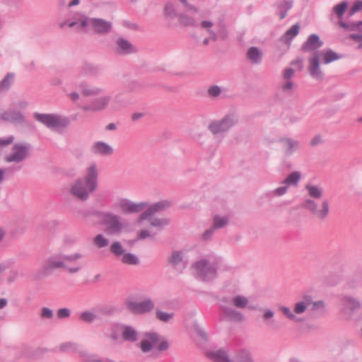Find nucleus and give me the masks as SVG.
<instances>
[{"mask_svg":"<svg viewBox=\"0 0 362 362\" xmlns=\"http://www.w3.org/2000/svg\"><path fill=\"white\" fill-rule=\"evenodd\" d=\"M98 185V172L95 163L91 164L83 177L74 180L69 189L70 194L80 201L86 202Z\"/></svg>","mask_w":362,"mask_h":362,"instance_id":"obj_1","label":"nucleus"},{"mask_svg":"<svg viewBox=\"0 0 362 362\" xmlns=\"http://www.w3.org/2000/svg\"><path fill=\"white\" fill-rule=\"evenodd\" d=\"M221 259L202 258L192 265L196 278L204 282L214 281L217 277V270Z\"/></svg>","mask_w":362,"mask_h":362,"instance_id":"obj_2","label":"nucleus"},{"mask_svg":"<svg viewBox=\"0 0 362 362\" xmlns=\"http://www.w3.org/2000/svg\"><path fill=\"white\" fill-rule=\"evenodd\" d=\"M96 215L101 218L103 231L107 235H119L127 227L125 220L112 212L100 211L96 212Z\"/></svg>","mask_w":362,"mask_h":362,"instance_id":"obj_3","label":"nucleus"},{"mask_svg":"<svg viewBox=\"0 0 362 362\" xmlns=\"http://www.w3.org/2000/svg\"><path fill=\"white\" fill-rule=\"evenodd\" d=\"M170 347L167 340H160V336L154 332H146L144 334V339L141 341L139 348L144 353H149L154 348L159 352L167 351Z\"/></svg>","mask_w":362,"mask_h":362,"instance_id":"obj_4","label":"nucleus"},{"mask_svg":"<svg viewBox=\"0 0 362 362\" xmlns=\"http://www.w3.org/2000/svg\"><path fill=\"white\" fill-rule=\"evenodd\" d=\"M81 266L67 267L62 262V253H55L47 257L42 262L40 272L43 276L50 275L54 270L66 269L70 273L74 274L81 269Z\"/></svg>","mask_w":362,"mask_h":362,"instance_id":"obj_5","label":"nucleus"},{"mask_svg":"<svg viewBox=\"0 0 362 362\" xmlns=\"http://www.w3.org/2000/svg\"><path fill=\"white\" fill-rule=\"evenodd\" d=\"M238 122V116L234 112L224 115L221 119L213 120L208 127L213 135H221L228 132Z\"/></svg>","mask_w":362,"mask_h":362,"instance_id":"obj_6","label":"nucleus"},{"mask_svg":"<svg viewBox=\"0 0 362 362\" xmlns=\"http://www.w3.org/2000/svg\"><path fill=\"white\" fill-rule=\"evenodd\" d=\"M33 117L37 122L50 129H64L70 123L68 117L58 114L35 112Z\"/></svg>","mask_w":362,"mask_h":362,"instance_id":"obj_7","label":"nucleus"},{"mask_svg":"<svg viewBox=\"0 0 362 362\" xmlns=\"http://www.w3.org/2000/svg\"><path fill=\"white\" fill-rule=\"evenodd\" d=\"M301 174L298 171H294L289 174L282 182L283 186L279 187L274 189L267 191L264 196L267 199H272L276 197L284 195L288 191V185L296 186L300 180Z\"/></svg>","mask_w":362,"mask_h":362,"instance_id":"obj_8","label":"nucleus"},{"mask_svg":"<svg viewBox=\"0 0 362 362\" xmlns=\"http://www.w3.org/2000/svg\"><path fill=\"white\" fill-rule=\"evenodd\" d=\"M30 151V144L16 143L12 146L11 153L5 156L4 160L6 163H22L28 157Z\"/></svg>","mask_w":362,"mask_h":362,"instance_id":"obj_9","label":"nucleus"},{"mask_svg":"<svg viewBox=\"0 0 362 362\" xmlns=\"http://www.w3.org/2000/svg\"><path fill=\"white\" fill-rule=\"evenodd\" d=\"M147 206L146 202L136 203L126 198H119L113 203L112 208L119 209L123 214H134L144 211Z\"/></svg>","mask_w":362,"mask_h":362,"instance_id":"obj_10","label":"nucleus"},{"mask_svg":"<svg viewBox=\"0 0 362 362\" xmlns=\"http://www.w3.org/2000/svg\"><path fill=\"white\" fill-rule=\"evenodd\" d=\"M302 207L308 210L317 218L324 220L327 218L329 212V206L328 200L325 199L322 202L321 209H317V202L313 199H306L302 204Z\"/></svg>","mask_w":362,"mask_h":362,"instance_id":"obj_11","label":"nucleus"},{"mask_svg":"<svg viewBox=\"0 0 362 362\" xmlns=\"http://www.w3.org/2000/svg\"><path fill=\"white\" fill-rule=\"evenodd\" d=\"M126 306L132 313L141 315L151 312L155 307V303L148 298L141 302L127 300L126 301Z\"/></svg>","mask_w":362,"mask_h":362,"instance_id":"obj_12","label":"nucleus"},{"mask_svg":"<svg viewBox=\"0 0 362 362\" xmlns=\"http://www.w3.org/2000/svg\"><path fill=\"white\" fill-rule=\"evenodd\" d=\"M171 203L168 200H161L153 204L148 205L144 209L145 210L141 214L137 219V223H141L144 220L148 219L155 214L168 209Z\"/></svg>","mask_w":362,"mask_h":362,"instance_id":"obj_13","label":"nucleus"},{"mask_svg":"<svg viewBox=\"0 0 362 362\" xmlns=\"http://www.w3.org/2000/svg\"><path fill=\"white\" fill-rule=\"evenodd\" d=\"M343 305L342 313L349 319H352L354 314L361 308V303L355 298L350 296H344L340 298Z\"/></svg>","mask_w":362,"mask_h":362,"instance_id":"obj_14","label":"nucleus"},{"mask_svg":"<svg viewBox=\"0 0 362 362\" xmlns=\"http://www.w3.org/2000/svg\"><path fill=\"white\" fill-rule=\"evenodd\" d=\"M112 100L110 95H103L93 100L90 104L84 105L85 111L99 112L106 109Z\"/></svg>","mask_w":362,"mask_h":362,"instance_id":"obj_15","label":"nucleus"},{"mask_svg":"<svg viewBox=\"0 0 362 362\" xmlns=\"http://www.w3.org/2000/svg\"><path fill=\"white\" fill-rule=\"evenodd\" d=\"M78 88L85 97L98 96L105 93V88L103 86L90 84L86 81L79 83Z\"/></svg>","mask_w":362,"mask_h":362,"instance_id":"obj_16","label":"nucleus"},{"mask_svg":"<svg viewBox=\"0 0 362 362\" xmlns=\"http://www.w3.org/2000/svg\"><path fill=\"white\" fill-rule=\"evenodd\" d=\"M221 302V308L225 317L228 320L236 322H240L244 320V315L240 312L235 310L231 306L226 305V303L229 302L227 299H223Z\"/></svg>","mask_w":362,"mask_h":362,"instance_id":"obj_17","label":"nucleus"},{"mask_svg":"<svg viewBox=\"0 0 362 362\" xmlns=\"http://www.w3.org/2000/svg\"><path fill=\"white\" fill-rule=\"evenodd\" d=\"M91 29L100 35L109 33L112 28V23L103 18H93L90 20Z\"/></svg>","mask_w":362,"mask_h":362,"instance_id":"obj_18","label":"nucleus"},{"mask_svg":"<svg viewBox=\"0 0 362 362\" xmlns=\"http://www.w3.org/2000/svg\"><path fill=\"white\" fill-rule=\"evenodd\" d=\"M169 264L177 271L182 272L187 267V259L182 251H173L168 259Z\"/></svg>","mask_w":362,"mask_h":362,"instance_id":"obj_19","label":"nucleus"},{"mask_svg":"<svg viewBox=\"0 0 362 362\" xmlns=\"http://www.w3.org/2000/svg\"><path fill=\"white\" fill-rule=\"evenodd\" d=\"M323 45V42L317 34H311L306 41L303 44L301 49L305 52L315 51Z\"/></svg>","mask_w":362,"mask_h":362,"instance_id":"obj_20","label":"nucleus"},{"mask_svg":"<svg viewBox=\"0 0 362 362\" xmlns=\"http://www.w3.org/2000/svg\"><path fill=\"white\" fill-rule=\"evenodd\" d=\"M2 120L13 124H22L25 122V117L19 111L9 110L3 112L1 115Z\"/></svg>","mask_w":362,"mask_h":362,"instance_id":"obj_21","label":"nucleus"},{"mask_svg":"<svg viewBox=\"0 0 362 362\" xmlns=\"http://www.w3.org/2000/svg\"><path fill=\"white\" fill-rule=\"evenodd\" d=\"M100 71L99 65L84 62L78 68V74L83 76H95L98 75Z\"/></svg>","mask_w":362,"mask_h":362,"instance_id":"obj_22","label":"nucleus"},{"mask_svg":"<svg viewBox=\"0 0 362 362\" xmlns=\"http://www.w3.org/2000/svg\"><path fill=\"white\" fill-rule=\"evenodd\" d=\"M283 151L286 156H291L299 148L300 143L298 140L291 138H282L280 139Z\"/></svg>","mask_w":362,"mask_h":362,"instance_id":"obj_23","label":"nucleus"},{"mask_svg":"<svg viewBox=\"0 0 362 362\" xmlns=\"http://www.w3.org/2000/svg\"><path fill=\"white\" fill-rule=\"evenodd\" d=\"M122 337L124 341L134 343L139 339L138 331L131 325H122Z\"/></svg>","mask_w":362,"mask_h":362,"instance_id":"obj_24","label":"nucleus"},{"mask_svg":"<svg viewBox=\"0 0 362 362\" xmlns=\"http://www.w3.org/2000/svg\"><path fill=\"white\" fill-rule=\"evenodd\" d=\"M90 151L97 155L110 156L113 153V148L104 141H97L93 144Z\"/></svg>","mask_w":362,"mask_h":362,"instance_id":"obj_25","label":"nucleus"},{"mask_svg":"<svg viewBox=\"0 0 362 362\" xmlns=\"http://www.w3.org/2000/svg\"><path fill=\"white\" fill-rule=\"evenodd\" d=\"M115 52L119 54H129L135 52L134 47L129 41L119 37L116 42Z\"/></svg>","mask_w":362,"mask_h":362,"instance_id":"obj_26","label":"nucleus"},{"mask_svg":"<svg viewBox=\"0 0 362 362\" xmlns=\"http://www.w3.org/2000/svg\"><path fill=\"white\" fill-rule=\"evenodd\" d=\"M312 303V297L309 295H305L303 296L302 300L295 303L293 305V311L295 315L299 316L304 313L308 308L310 306Z\"/></svg>","mask_w":362,"mask_h":362,"instance_id":"obj_27","label":"nucleus"},{"mask_svg":"<svg viewBox=\"0 0 362 362\" xmlns=\"http://www.w3.org/2000/svg\"><path fill=\"white\" fill-rule=\"evenodd\" d=\"M310 74L315 79L320 80L322 78L323 74L320 69L319 58L315 56L310 60Z\"/></svg>","mask_w":362,"mask_h":362,"instance_id":"obj_28","label":"nucleus"},{"mask_svg":"<svg viewBox=\"0 0 362 362\" xmlns=\"http://www.w3.org/2000/svg\"><path fill=\"white\" fill-rule=\"evenodd\" d=\"M247 57L252 64H259L262 59V52L257 47H251L247 52Z\"/></svg>","mask_w":362,"mask_h":362,"instance_id":"obj_29","label":"nucleus"},{"mask_svg":"<svg viewBox=\"0 0 362 362\" xmlns=\"http://www.w3.org/2000/svg\"><path fill=\"white\" fill-rule=\"evenodd\" d=\"M120 261L124 264L131 266H136L140 263L139 257L131 252H125L124 255L120 257Z\"/></svg>","mask_w":362,"mask_h":362,"instance_id":"obj_30","label":"nucleus"},{"mask_svg":"<svg viewBox=\"0 0 362 362\" xmlns=\"http://www.w3.org/2000/svg\"><path fill=\"white\" fill-rule=\"evenodd\" d=\"M208 356L215 362H232L229 360L227 353L223 350L209 352Z\"/></svg>","mask_w":362,"mask_h":362,"instance_id":"obj_31","label":"nucleus"},{"mask_svg":"<svg viewBox=\"0 0 362 362\" xmlns=\"http://www.w3.org/2000/svg\"><path fill=\"white\" fill-rule=\"evenodd\" d=\"M280 310L282 312L283 315L289 320L296 322L300 323L304 321V319L300 317V316H297L295 315L294 311L291 310L288 307L281 306L280 307Z\"/></svg>","mask_w":362,"mask_h":362,"instance_id":"obj_32","label":"nucleus"},{"mask_svg":"<svg viewBox=\"0 0 362 362\" xmlns=\"http://www.w3.org/2000/svg\"><path fill=\"white\" fill-rule=\"evenodd\" d=\"M229 223V219L226 216L216 214L214 216L212 227L216 230L226 227Z\"/></svg>","mask_w":362,"mask_h":362,"instance_id":"obj_33","label":"nucleus"},{"mask_svg":"<svg viewBox=\"0 0 362 362\" xmlns=\"http://www.w3.org/2000/svg\"><path fill=\"white\" fill-rule=\"evenodd\" d=\"M309 196L313 199H320L323 194V189L319 186L308 184L305 187Z\"/></svg>","mask_w":362,"mask_h":362,"instance_id":"obj_34","label":"nucleus"},{"mask_svg":"<svg viewBox=\"0 0 362 362\" xmlns=\"http://www.w3.org/2000/svg\"><path fill=\"white\" fill-rule=\"evenodd\" d=\"M311 311L315 313V315L320 317L326 313V305L323 300L313 301L311 303Z\"/></svg>","mask_w":362,"mask_h":362,"instance_id":"obj_35","label":"nucleus"},{"mask_svg":"<svg viewBox=\"0 0 362 362\" xmlns=\"http://www.w3.org/2000/svg\"><path fill=\"white\" fill-rule=\"evenodd\" d=\"M300 25L296 23L291 26L282 36L281 39L285 42H290L299 33Z\"/></svg>","mask_w":362,"mask_h":362,"instance_id":"obj_36","label":"nucleus"},{"mask_svg":"<svg viewBox=\"0 0 362 362\" xmlns=\"http://www.w3.org/2000/svg\"><path fill=\"white\" fill-rule=\"evenodd\" d=\"M14 76L13 73H8L0 81V93L7 91L11 88L14 81Z\"/></svg>","mask_w":362,"mask_h":362,"instance_id":"obj_37","label":"nucleus"},{"mask_svg":"<svg viewBox=\"0 0 362 362\" xmlns=\"http://www.w3.org/2000/svg\"><path fill=\"white\" fill-rule=\"evenodd\" d=\"M347 8L348 2L346 1H343L340 4H337L336 6H334L332 15H333L334 13L336 14L337 18L340 19V21H341L345 11H346Z\"/></svg>","mask_w":362,"mask_h":362,"instance_id":"obj_38","label":"nucleus"},{"mask_svg":"<svg viewBox=\"0 0 362 362\" xmlns=\"http://www.w3.org/2000/svg\"><path fill=\"white\" fill-rule=\"evenodd\" d=\"M230 303L238 308H245L248 303V299L245 296L238 295L234 296Z\"/></svg>","mask_w":362,"mask_h":362,"instance_id":"obj_39","label":"nucleus"},{"mask_svg":"<svg viewBox=\"0 0 362 362\" xmlns=\"http://www.w3.org/2000/svg\"><path fill=\"white\" fill-rule=\"evenodd\" d=\"M324 63L327 64L341 58V56L332 49L322 52Z\"/></svg>","mask_w":362,"mask_h":362,"instance_id":"obj_40","label":"nucleus"},{"mask_svg":"<svg viewBox=\"0 0 362 362\" xmlns=\"http://www.w3.org/2000/svg\"><path fill=\"white\" fill-rule=\"evenodd\" d=\"M79 318L83 322L92 323L97 320L98 317L93 310H86L80 314Z\"/></svg>","mask_w":362,"mask_h":362,"instance_id":"obj_41","label":"nucleus"},{"mask_svg":"<svg viewBox=\"0 0 362 362\" xmlns=\"http://www.w3.org/2000/svg\"><path fill=\"white\" fill-rule=\"evenodd\" d=\"M339 24L341 28L347 30H361L360 27L362 25V21L358 22H344L340 21Z\"/></svg>","mask_w":362,"mask_h":362,"instance_id":"obj_42","label":"nucleus"},{"mask_svg":"<svg viewBox=\"0 0 362 362\" xmlns=\"http://www.w3.org/2000/svg\"><path fill=\"white\" fill-rule=\"evenodd\" d=\"M110 250L117 257H121L125 253V250L122 244L118 241L112 243Z\"/></svg>","mask_w":362,"mask_h":362,"instance_id":"obj_43","label":"nucleus"},{"mask_svg":"<svg viewBox=\"0 0 362 362\" xmlns=\"http://www.w3.org/2000/svg\"><path fill=\"white\" fill-rule=\"evenodd\" d=\"M178 17L180 23L185 26L195 27L197 25V21L192 17L185 14H180Z\"/></svg>","mask_w":362,"mask_h":362,"instance_id":"obj_44","label":"nucleus"},{"mask_svg":"<svg viewBox=\"0 0 362 362\" xmlns=\"http://www.w3.org/2000/svg\"><path fill=\"white\" fill-rule=\"evenodd\" d=\"M170 223V219L168 218H153L150 224L151 226L158 228L159 230L163 228L165 226H168Z\"/></svg>","mask_w":362,"mask_h":362,"instance_id":"obj_45","label":"nucleus"},{"mask_svg":"<svg viewBox=\"0 0 362 362\" xmlns=\"http://www.w3.org/2000/svg\"><path fill=\"white\" fill-rule=\"evenodd\" d=\"M223 88L218 85L211 86L207 90L208 95L212 98H217L223 93Z\"/></svg>","mask_w":362,"mask_h":362,"instance_id":"obj_46","label":"nucleus"},{"mask_svg":"<svg viewBox=\"0 0 362 362\" xmlns=\"http://www.w3.org/2000/svg\"><path fill=\"white\" fill-rule=\"evenodd\" d=\"M126 103L122 100L121 93H118L114 96L112 102L111 103L112 109L118 110L122 107H124Z\"/></svg>","mask_w":362,"mask_h":362,"instance_id":"obj_47","label":"nucleus"},{"mask_svg":"<svg viewBox=\"0 0 362 362\" xmlns=\"http://www.w3.org/2000/svg\"><path fill=\"white\" fill-rule=\"evenodd\" d=\"M156 318L163 322H168L174 317L173 313H165L162 310H157L156 312Z\"/></svg>","mask_w":362,"mask_h":362,"instance_id":"obj_48","label":"nucleus"},{"mask_svg":"<svg viewBox=\"0 0 362 362\" xmlns=\"http://www.w3.org/2000/svg\"><path fill=\"white\" fill-rule=\"evenodd\" d=\"M87 15L81 11H74L71 13V17L74 19L73 21L70 22L69 23V28H74L78 25V23L80 21L81 18H83V17H86Z\"/></svg>","mask_w":362,"mask_h":362,"instance_id":"obj_49","label":"nucleus"},{"mask_svg":"<svg viewBox=\"0 0 362 362\" xmlns=\"http://www.w3.org/2000/svg\"><path fill=\"white\" fill-rule=\"evenodd\" d=\"M93 243L99 248H103L108 245L109 241L102 234L97 235L93 239Z\"/></svg>","mask_w":362,"mask_h":362,"instance_id":"obj_50","label":"nucleus"},{"mask_svg":"<svg viewBox=\"0 0 362 362\" xmlns=\"http://www.w3.org/2000/svg\"><path fill=\"white\" fill-rule=\"evenodd\" d=\"M83 255L81 253L76 252L73 255H66L62 253V262L66 264L67 262H72L78 259L82 258Z\"/></svg>","mask_w":362,"mask_h":362,"instance_id":"obj_51","label":"nucleus"},{"mask_svg":"<svg viewBox=\"0 0 362 362\" xmlns=\"http://www.w3.org/2000/svg\"><path fill=\"white\" fill-rule=\"evenodd\" d=\"M76 344L72 342H66L60 345V351L63 352H74L76 349Z\"/></svg>","mask_w":362,"mask_h":362,"instance_id":"obj_52","label":"nucleus"},{"mask_svg":"<svg viewBox=\"0 0 362 362\" xmlns=\"http://www.w3.org/2000/svg\"><path fill=\"white\" fill-rule=\"evenodd\" d=\"M165 13L167 16L171 18H173L176 16H178V15L176 13V10L173 6V4L171 3H168L166 5H165Z\"/></svg>","mask_w":362,"mask_h":362,"instance_id":"obj_53","label":"nucleus"},{"mask_svg":"<svg viewBox=\"0 0 362 362\" xmlns=\"http://www.w3.org/2000/svg\"><path fill=\"white\" fill-rule=\"evenodd\" d=\"M237 362H252L250 354L247 351H241L236 358Z\"/></svg>","mask_w":362,"mask_h":362,"instance_id":"obj_54","label":"nucleus"},{"mask_svg":"<svg viewBox=\"0 0 362 362\" xmlns=\"http://www.w3.org/2000/svg\"><path fill=\"white\" fill-rule=\"evenodd\" d=\"M274 313L271 309L265 310L263 313V318L265 320H267V325L271 327H274L273 325V320L272 319L274 317Z\"/></svg>","mask_w":362,"mask_h":362,"instance_id":"obj_55","label":"nucleus"},{"mask_svg":"<svg viewBox=\"0 0 362 362\" xmlns=\"http://www.w3.org/2000/svg\"><path fill=\"white\" fill-rule=\"evenodd\" d=\"M91 18H90L88 16L81 18L80 21L78 23V25L76 26L78 28V29H84L86 28H90L91 29Z\"/></svg>","mask_w":362,"mask_h":362,"instance_id":"obj_56","label":"nucleus"},{"mask_svg":"<svg viewBox=\"0 0 362 362\" xmlns=\"http://www.w3.org/2000/svg\"><path fill=\"white\" fill-rule=\"evenodd\" d=\"M141 87H142V85L139 81H132L128 83L127 88L129 91H136V90L141 89Z\"/></svg>","mask_w":362,"mask_h":362,"instance_id":"obj_57","label":"nucleus"},{"mask_svg":"<svg viewBox=\"0 0 362 362\" xmlns=\"http://www.w3.org/2000/svg\"><path fill=\"white\" fill-rule=\"evenodd\" d=\"M14 136H8L6 138H0V148L1 149L2 147L8 146L10 144H11L14 141Z\"/></svg>","mask_w":362,"mask_h":362,"instance_id":"obj_58","label":"nucleus"},{"mask_svg":"<svg viewBox=\"0 0 362 362\" xmlns=\"http://www.w3.org/2000/svg\"><path fill=\"white\" fill-rule=\"evenodd\" d=\"M40 316L44 319H51L53 317V311L48 308H42L41 310Z\"/></svg>","mask_w":362,"mask_h":362,"instance_id":"obj_59","label":"nucleus"},{"mask_svg":"<svg viewBox=\"0 0 362 362\" xmlns=\"http://www.w3.org/2000/svg\"><path fill=\"white\" fill-rule=\"evenodd\" d=\"M71 312L66 308H60L57 310V317L59 319L66 318L70 316Z\"/></svg>","mask_w":362,"mask_h":362,"instance_id":"obj_60","label":"nucleus"},{"mask_svg":"<svg viewBox=\"0 0 362 362\" xmlns=\"http://www.w3.org/2000/svg\"><path fill=\"white\" fill-rule=\"evenodd\" d=\"M215 230H216L212 226H211L209 228L206 229L203 233V234H202V239L204 240H210L212 238Z\"/></svg>","mask_w":362,"mask_h":362,"instance_id":"obj_61","label":"nucleus"},{"mask_svg":"<svg viewBox=\"0 0 362 362\" xmlns=\"http://www.w3.org/2000/svg\"><path fill=\"white\" fill-rule=\"evenodd\" d=\"M75 214L82 218H86L91 215V213L86 209H80L75 211Z\"/></svg>","mask_w":362,"mask_h":362,"instance_id":"obj_62","label":"nucleus"},{"mask_svg":"<svg viewBox=\"0 0 362 362\" xmlns=\"http://www.w3.org/2000/svg\"><path fill=\"white\" fill-rule=\"evenodd\" d=\"M14 264V260L8 259L0 264V273L4 272L6 269L12 267Z\"/></svg>","mask_w":362,"mask_h":362,"instance_id":"obj_63","label":"nucleus"},{"mask_svg":"<svg viewBox=\"0 0 362 362\" xmlns=\"http://www.w3.org/2000/svg\"><path fill=\"white\" fill-rule=\"evenodd\" d=\"M287 118L288 119V122L291 124L299 122L302 117L296 113H291L287 116Z\"/></svg>","mask_w":362,"mask_h":362,"instance_id":"obj_64","label":"nucleus"}]
</instances>
